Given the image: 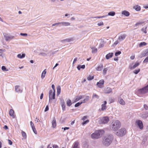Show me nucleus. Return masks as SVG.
I'll use <instances>...</instances> for the list:
<instances>
[{
	"label": "nucleus",
	"instance_id": "f257e3e1",
	"mask_svg": "<svg viewBox=\"0 0 148 148\" xmlns=\"http://www.w3.org/2000/svg\"><path fill=\"white\" fill-rule=\"evenodd\" d=\"M113 137L112 135H108L106 136L103 140V143L106 146H109L112 142Z\"/></svg>",
	"mask_w": 148,
	"mask_h": 148
},
{
	"label": "nucleus",
	"instance_id": "f03ea898",
	"mask_svg": "<svg viewBox=\"0 0 148 148\" xmlns=\"http://www.w3.org/2000/svg\"><path fill=\"white\" fill-rule=\"evenodd\" d=\"M121 126V122L118 120L114 121L112 123L110 129L112 130H117Z\"/></svg>",
	"mask_w": 148,
	"mask_h": 148
},
{
	"label": "nucleus",
	"instance_id": "7ed1b4c3",
	"mask_svg": "<svg viewBox=\"0 0 148 148\" xmlns=\"http://www.w3.org/2000/svg\"><path fill=\"white\" fill-rule=\"evenodd\" d=\"M104 131L102 130H96L91 135V137L92 139H98L104 133Z\"/></svg>",
	"mask_w": 148,
	"mask_h": 148
},
{
	"label": "nucleus",
	"instance_id": "20e7f679",
	"mask_svg": "<svg viewBox=\"0 0 148 148\" xmlns=\"http://www.w3.org/2000/svg\"><path fill=\"white\" fill-rule=\"evenodd\" d=\"M98 122L100 124L107 123L109 121V118L108 116H104L98 119Z\"/></svg>",
	"mask_w": 148,
	"mask_h": 148
},
{
	"label": "nucleus",
	"instance_id": "39448f33",
	"mask_svg": "<svg viewBox=\"0 0 148 148\" xmlns=\"http://www.w3.org/2000/svg\"><path fill=\"white\" fill-rule=\"evenodd\" d=\"M126 130L125 128H122L118 130L116 132V135L122 137L124 136L126 133Z\"/></svg>",
	"mask_w": 148,
	"mask_h": 148
},
{
	"label": "nucleus",
	"instance_id": "423d86ee",
	"mask_svg": "<svg viewBox=\"0 0 148 148\" xmlns=\"http://www.w3.org/2000/svg\"><path fill=\"white\" fill-rule=\"evenodd\" d=\"M138 92L140 94H145L148 92V84L143 88L140 89L138 90Z\"/></svg>",
	"mask_w": 148,
	"mask_h": 148
},
{
	"label": "nucleus",
	"instance_id": "0eeeda50",
	"mask_svg": "<svg viewBox=\"0 0 148 148\" xmlns=\"http://www.w3.org/2000/svg\"><path fill=\"white\" fill-rule=\"evenodd\" d=\"M49 102H50L51 101V100L52 99H55V91H53L52 90H50L49 91Z\"/></svg>",
	"mask_w": 148,
	"mask_h": 148
},
{
	"label": "nucleus",
	"instance_id": "6e6552de",
	"mask_svg": "<svg viewBox=\"0 0 148 148\" xmlns=\"http://www.w3.org/2000/svg\"><path fill=\"white\" fill-rule=\"evenodd\" d=\"M135 123L140 130H142L143 129V124L142 121L141 120H137L135 122Z\"/></svg>",
	"mask_w": 148,
	"mask_h": 148
},
{
	"label": "nucleus",
	"instance_id": "1a4fd4ad",
	"mask_svg": "<svg viewBox=\"0 0 148 148\" xmlns=\"http://www.w3.org/2000/svg\"><path fill=\"white\" fill-rule=\"evenodd\" d=\"M4 36L6 41H8L10 40H12L14 38V36H10L9 34L6 33L3 34Z\"/></svg>",
	"mask_w": 148,
	"mask_h": 148
},
{
	"label": "nucleus",
	"instance_id": "9d476101",
	"mask_svg": "<svg viewBox=\"0 0 148 148\" xmlns=\"http://www.w3.org/2000/svg\"><path fill=\"white\" fill-rule=\"evenodd\" d=\"M126 36V34H119L118 39L119 41H122L125 39Z\"/></svg>",
	"mask_w": 148,
	"mask_h": 148
},
{
	"label": "nucleus",
	"instance_id": "9b49d317",
	"mask_svg": "<svg viewBox=\"0 0 148 148\" xmlns=\"http://www.w3.org/2000/svg\"><path fill=\"white\" fill-rule=\"evenodd\" d=\"M140 117L143 119H146L148 117V112H143L140 115Z\"/></svg>",
	"mask_w": 148,
	"mask_h": 148
},
{
	"label": "nucleus",
	"instance_id": "f8f14e48",
	"mask_svg": "<svg viewBox=\"0 0 148 148\" xmlns=\"http://www.w3.org/2000/svg\"><path fill=\"white\" fill-rule=\"evenodd\" d=\"M104 82V80L101 79L99 82H97V85L98 87L102 88L103 87Z\"/></svg>",
	"mask_w": 148,
	"mask_h": 148
},
{
	"label": "nucleus",
	"instance_id": "ddd939ff",
	"mask_svg": "<svg viewBox=\"0 0 148 148\" xmlns=\"http://www.w3.org/2000/svg\"><path fill=\"white\" fill-rule=\"evenodd\" d=\"M140 64L139 62L136 63L134 65L132 66V64L130 65L129 66V68L131 70L134 69L138 66Z\"/></svg>",
	"mask_w": 148,
	"mask_h": 148
},
{
	"label": "nucleus",
	"instance_id": "4468645a",
	"mask_svg": "<svg viewBox=\"0 0 148 148\" xmlns=\"http://www.w3.org/2000/svg\"><path fill=\"white\" fill-rule=\"evenodd\" d=\"M112 90L111 88L107 87L105 88L104 90V92L105 93L108 94L112 92Z\"/></svg>",
	"mask_w": 148,
	"mask_h": 148
},
{
	"label": "nucleus",
	"instance_id": "2eb2a0df",
	"mask_svg": "<svg viewBox=\"0 0 148 148\" xmlns=\"http://www.w3.org/2000/svg\"><path fill=\"white\" fill-rule=\"evenodd\" d=\"M107 101H104V103L103 104L101 105V110L103 111L106 110L107 107L106 106V104L107 103Z\"/></svg>",
	"mask_w": 148,
	"mask_h": 148
},
{
	"label": "nucleus",
	"instance_id": "dca6fc26",
	"mask_svg": "<svg viewBox=\"0 0 148 148\" xmlns=\"http://www.w3.org/2000/svg\"><path fill=\"white\" fill-rule=\"evenodd\" d=\"M113 53H109L106 55V58L107 60H108L110 58H112L113 56Z\"/></svg>",
	"mask_w": 148,
	"mask_h": 148
},
{
	"label": "nucleus",
	"instance_id": "f3484780",
	"mask_svg": "<svg viewBox=\"0 0 148 148\" xmlns=\"http://www.w3.org/2000/svg\"><path fill=\"white\" fill-rule=\"evenodd\" d=\"M19 86H15V90L17 92L21 93L22 92V90L21 89L19 88Z\"/></svg>",
	"mask_w": 148,
	"mask_h": 148
},
{
	"label": "nucleus",
	"instance_id": "a211bd4d",
	"mask_svg": "<svg viewBox=\"0 0 148 148\" xmlns=\"http://www.w3.org/2000/svg\"><path fill=\"white\" fill-rule=\"evenodd\" d=\"M121 14H122L126 16H128L130 15L129 12L126 10L122 11V12Z\"/></svg>",
	"mask_w": 148,
	"mask_h": 148
},
{
	"label": "nucleus",
	"instance_id": "6ab92c4d",
	"mask_svg": "<svg viewBox=\"0 0 148 148\" xmlns=\"http://www.w3.org/2000/svg\"><path fill=\"white\" fill-rule=\"evenodd\" d=\"M74 40V39L73 38H70L66 39L63 40H61L62 42H69L71 41H72Z\"/></svg>",
	"mask_w": 148,
	"mask_h": 148
},
{
	"label": "nucleus",
	"instance_id": "aec40b11",
	"mask_svg": "<svg viewBox=\"0 0 148 148\" xmlns=\"http://www.w3.org/2000/svg\"><path fill=\"white\" fill-rule=\"evenodd\" d=\"M61 105L62 108V110L64 111L65 110V105L64 100H62L61 101Z\"/></svg>",
	"mask_w": 148,
	"mask_h": 148
},
{
	"label": "nucleus",
	"instance_id": "412c9836",
	"mask_svg": "<svg viewBox=\"0 0 148 148\" xmlns=\"http://www.w3.org/2000/svg\"><path fill=\"white\" fill-rule=\"evenodd\" d=\"M103 68V66L102 64L99 65L96 69L97 71H100L102 70Z\"/></svg>",
	"mask_w": 148,
	"mask_h": 148
},
{
	"label": "nucleus",
	"instance_id": "4be33fe9",
	"mask_svg": "<svg viewBox=\"0 0 148 148\" xmlns=\"http://www.w3.org/2000/svg\"><path fill=\"white\" fill-rule=\"evenodd\" d=\"M46 73V69H45L42 72L41 75V78L42 79H43L45 76V75Z\"/></svg>",
	"mask_w": 148,
	"mask_h": 148
},
{
	"label": "nucleus",
	"instance_id": "5701e85b",
	"mask_svg": "<svg viewBox=\"0 0 148 148\" xmlns=\"http://www.w3.org/2000/svg\"><path fill=\"white\" fill-rule=\"evenodd\" d=\"M60 24L64 26H68L70 25V23L68 22H60Z\"/></svg>",
	"mask_w": 148,
	"mask_h": 148
},
{
	"label": "nucleus",
	"instance_id": "b1692460",
	"mask_svg": "<svg viewBox=\"0 0 148 148\" xmlns=\"http://www.w3.org/2000/svg\"><path fill=\"white\" fill-rule=\"evenodd\" d=\"M79 143L78 142H75L74 144L73 148H79Z\"/></svg>",
	"mask_w": 148,
	"mask_h": 148
},
{
	"label": "nucleus",
	"instance_id": "393cba45",
	"mask_svg": "<svg viewBox=\"0 0 148 148\" xmlns=\"http://www.w3.org/2000/svg\"><path fill=\"white\" fill-rule=\"evenodd\" d=\"M52 127L53 128H55L56 126V121L55 118H54L52 122Z\"/></svg>",
	"mask_w": 148,
	"mask_h": 148
},
{
	"label": "nucleus",
	"instance_id": "a878e982",
	"mask_svg": "<svg viewBox=\"0 0 148 148\" xmlns=\"http://www.w3.org/2000/svg\"><path fill=\"white\" fill-rule=\"evenodd\" d=\"M119 103L122 105H124L125 104V102L122 99L120 98L119 100Z\"/></svg>",
	"mask_w": 148,
	"mask_h": 148
},
{
	"label": "nucleus",
	"instance_id": "bb28decb",
	"mask_svg": "<svg viewBox=\"0 0 148 148\" xmlns=\"http://www.w3.org/2000/svg\"><path fill=\"white\" fill-rule=\"evenodd\" d=\"M85 68V65H78L77 67V68L78 70H80L81 69H84Z\"/></svg>",
	"mask_w": 148,
	"mask_h": 148
},
{
	"label": "nucleus",
	"instance_id": "cd10ccee",
	"mask_svg": "<svg viewBox=\"0 0 148 148\" xmlns=\"http://www.w3.org/2000/svg\"><path fill=\"white\" fill-rule=\"evenodd\" d=\"M61 92V87L60 86H59L57 88V95H59Z\"/></svg>",
	"mask_w": 148,
	"mask_h": 148
},
{
	"label": "nucleus",
	"instance_id": "c85d7f7f",
	"mask_svg": "<svg viewBox=\"0 0 148 148\" xmlns=\"http://www.w3.org/2000/svg\"><path fill=\"white\" fill-rule=\"evenodd\" d=\"M82 98V95L78 96H76L75 98V101H77Z\"/></svg>",
	"mask_w": 148,
	"mask_h": 148
},
{
	"label": "nucleus",
	"instance_id": "c756f323",
	"mask_svg": "<svg viewBox=\"0 0 148 148\" xmlns=\"http://www.w3.org/2000/svg\"><path fill=\"white\" fill-rule=\"evenodd\" d=\"M17 57L19 58H22L25 56V54H23L21 55V54H19L17 55Z\"/></svg>",
	"mask_w": 148,
	"mask_h": 148
},
{
	"label": "nucleus",
	"instance_id": "7c9ffc66",
	"mask_svg": "<svg viewBox=\"0 0 148 148\" xmlns=\"http://www.w3.org/2000/svg\"><path fill=\"white\" fill-rule=\"evenodd\" d=\"M115 14V13L114 12H109L108 14V16H114Z\"/></svg>",
	"mask_w": 148,
	"mask_h": 148
},
{
	"label": "nucleus",
	"instance_id": "2f4dec72",
	"mask_svg": "<svg viewBox=\"0 0 148 148\" xmlns=\"http://www.w3.org/2000/svg\"><path fill=\"white\" fill-rule=\"evenodd\" d=\"M66 104L69 106H70L71 105L72 103L71 100L69 99L67 100L66 101Z\"/></svg>",
	"mask_w": 148,
	"mask_h": 148
},
{
	"label": "nucleus",
	"instance_id": "473e14b6",
	"mask_svg": "<svg viewBox=\"0 0 148 148\" xmlns=\"http://www.w3.org/2000/svg\"><path fill=\"white\" fill-rule=\"evenodd\" d=\"M134 8L137 11H139L140 10V6L138 5L134 7Z\"/></svg>",
	"mask_w": 148,
	"mask_h": 148
},
{
	"label": "nucleus",
	"instance_id": "72a5a7b5",
	"mask_svg": "<svg viewBox=\"0 0 148 148\" xmlns=\"http://www.w3.org/2000/svg\"><path fill=\"white\" fill-rule=\"evenodd\" d=\"M147 43L145 42H142L140 43L139 44V47H142L146 45Z\"/></svg>",
	"mask_w": 148,
	"mask_h": 148
},
{
	"label": "nucleus",
	"instance_id": "f704fd0d",
	"mask_svg": "<svg viewBox=\"0 0 148 148\" xmlns=\"http://www.w3.org/2000/svg\"><path fill=\"white\" fill-rule=\"evenodd\" d=\"M89 96L86 97V99H84L81 102H82V103H85L86 102L89 100Z\"/></svg>",
	"mask_w": 148,
	"mask_h": 148
},
{
	"label": "nucleus",
	"instance_id": "c9c22d12",
	"mask_svg": "<svg viewBox=\"0 0 148 148\" xmlns=\"http://www.w3.org/2000/svg\"><path fill=\"white\" fill-rule=\"evenodd\" d=\"M92 53H95L97 51V48L94 47L92 48Z\"/></svg>",
	"mask_w": 148,
	"mask_h": 148
},
{
	"label": "nucleus",
	"instance_id": "e433bc0d",
	"mask_svg": "<svg viewBox=\"0 0 148 148\" xmlns=\"http://www.w3.org/2000/svg\"><path fill=\"white\" fill-rule=\"evenodd\" d=\"M14 111L12 109L10 110L9 112L10 115L11 116H14Z\"/></svg>",
	"mask_w": 148,
	"mask_h": 148
},
{
	"label": "nucleus",
	"instance_id": "4c0bfd02",
	"mask_svg": "<svg viewBox=\"0 0 148 148\" xmlns=\"http://www.w3.org/2000/svg\"><path fill=\"white\" fill-rule=\"evenodd\" d=\"M94 78V76H92L90 75L87 77V79L88 80H91L93 79Z\"/></svg>",
	"mask_w": 148,
	"mask_h": 148
},
{
	"label": "nucleus",
	"instance_id": "58836bf2",
	"mask_svg": "<svg viewBox=\"0 0 148 148\" xmlns=\"http://www.w3.org/2000/svg\"><path fill=\"white\" fill-rule=\"evenodd\" d=\"M1 69L3 71H8V70L4 66H3L1 67Z\"/></svg>",
	"mask_w": 148,
	"mask_h": 148
},
{
	"label": "nucleus",
	"instance_id": "ea45409f",
	"mask_svg": "<svg viewBox=\"0 0 148 148\" xmlns=\"http://www.w3.org/2000/svg\"><path fill=\"white\" fill-rule=\"evenodd\" d=\"M21 133L22 135V136L24 137V138H26L27 136L25 133V132L22 131Z\"/></svg>",
	"mask_w": 148,
	"mask_h": 148
},
{
	"label": "nucleus",
	"instance_id": "a19ab883",
	"mask_svg": "<svg viewBox=\"0 0 148 148\" xmlns=\"http://www.w3.org/2000/svg\"><path fill=\"white\" fill-rule=\"evenodd\" d=\"M147 28V27H145V28H143L141 29V31L143 32L145 34L147 33L146 29Z\"/></svg>",
	"mask_w": 148,
	"mask_h": 148
},
{
	"label": "nucleus",
	"instance_id": "79ce46f5",
	"mask_svg": "<svg viewBox=\"0 0 148 148\" xmlns=\"http://www.w3.org/2000/svg\"><path fill=\"white\" fill-rule=\"evenodd\" d=\"M140 71V69H138L137 70H135L133 71V73L136 74H138Z\"/></svg>",
	"mask_w": 148,
	"mask_h": 148
},
{
	"label": "nucleus",
	"instance_id": "37998d69",
	"mask_svg": "<svg viewBox=\"0 0 148 148\" xmlns=\"http://www.w3.org/2000/svg\"><path fill=\"white\" fill-rule=\"evenodd\" d=\"M82 104V102H78L77 103L75 104V107H77L79 106L81 104Z\"/></svg>",
	"mask_w": 148,
	"mask_h": 148
},
{
	"label": "nucleus",
	"instance_id": "c03bdc74",
	"mask_svg": "<svg viewBox=\"0 0 148 148\" xmlns=\"http://www.w3.org/2000/svg\"><path fill=\"white\" fill-rule=\"evenodd\" d=\"M144 23V22H138L136 24H135V26H138L139 25H141L143 24Z\"/></svg>",
	"mask_w": 148,
	"mask_h": 148
},
{
	"label": "nucleus",
	"instance_id": "a18cd8bd",
	"mask_svg": "<svg viewBox=\"0 0 148 148\" xmlns=\"http://www.w3.org/2000/svg\"><path fill=\"white\" fill-rule=\"evenodd\" d=\"M92 97H95L96 98L98 99L99 98V96L98 95H97L96 94L94 93L93 94Z\"/></svg>",
	"mask_w": 148,
	"mask_h": 148
},
{
	"label": "nucleus",
	"instance_id": "49530a36",
	"mask_svg": "<svg viewBox=\"0 0 148 148\" xmlns=\"http://www.w3.org/2000/svg\"><path fill=\"white\" fill-rule=\"evenodd\" d=\"M119 42L120 41H119V40L118 39L117 40H116L115 42H114V44L112 45V46H114V45H116L119 43Z\"/></svg>",
	"mask_w": 148,
	"mask_h": 148
},
{
	"label": "nucleus",
	"instance_id": "de8ad7c7",
	"mask_svg": "<svg viewBox=\"0 0 148 148\" xmlns=\"http://www.w3.org/2000/svg\"><path fill=\"white\" fill-rule=\"evenodd\" d=\"M148 55V49L146 50L145 51V54H143L142 55V57H144Z\"/></svg>",
	"mask_w": 148,
	"mask_h": 148
},
{
	"label": "nucleus",
	"instance_id": "09e8293b",
	"mask_svg": "<svg viewBox=\"0 0 148 148\" xmlns=\"http://www.w3.org/2000/svg\"><path fill=\"white\" fill-rule=\"evenodd\" d=\"M121 52L120 51H119L118 52H117L115 53V56H117L118 55H119L120 54H121Z\"/></svg>",
	"mask_w": 148,
	"mask_h": 148
},
{
	"label": "nucleus",
	"instance_id": "8fccbe9b",
	"mask_svg": "<svg viewBox=\"0 0 148 148\" xmlns=\"http://www.w3.org/2000/svg\"><path fill=\"white\" fill-rule=\"evenodd\" d=\"M143 107L145 110H148V106H147V104H144L143 105Z\"/></svg>",
	"mask_w": 148,
	"mask_h": 148
},
{
	"label": "nucleus",
	"instance_id": "3c124183",
	"mask_svg": "<svg viewBox=\"0 0 148 148\" xmlns=\"http://www.w3.org/2000/svg\"><path fill=\"white\" fill-rule=\"evenodd\" d=\"M107 70V68H105L103 69V73L104 75H105L106 74Z\"/></svg>",
	"mask_w": 148,
	"mask_h": 148
},
{
	"label": "nucleus",
	"instance_id": "603ef678",
	"mask_svg": "<svg viewBox=\"0 0 148 148\" xmlns=\"http://www.w3.org/2000/svg\"><path fill=\"white\" fill-rule=\"evenodd\" d=\"M108 16V15H106L105 16H97V17H95V18H104L106 16Z\"/></svg>",
	"mask_w": 148,
	"mask_h": 148
},
{
	"label": "nucleus",
	"instance_id": "864d4df0",
	"mask_svg": "<svg viewBox=\"0 0 148 148\" xmlns=\"http://www.w3.org/2000/svg\"><path fill=\"white\" fill-rule=\"evenodd\" d=\"M32 129L33 130V132H34V133L35 134H37V131H36V129L35 127H32Z\"/></svg>",
	"mask_w": 148,
	"mask_h": 148
},
{
	"label": "nucleus",
	"instance_id": "5fc2aeb1",
	"mask_svg": "<svg viewBox=\"0 0 148 148\" xmlns=\"http://www.w3.org/2000/svg\"><path fill=\"white\" fill-rule=\"evenodd\" d=\"M39 55H41L43 56H47L46 54L44 53H40Z\"/></svg>",
	"mask_w": 148,
	"mask_h": 148
},
{
	"label": "nucleus",
	"instance_id": "6e6d98bb",
	"mask_svg": "<svg viewBox=\"0 0 148 148\" xmlns=\"http://www.w3.org/2000/svg\"><path fill=\"white\" fill-rule=\"evenodd\" d=\"M104 46V44L103 43H100L99 44V48H101L102 47Z\"/></svg>",
	"mask_w": 148,
	"mask_h": 148
},
{
	"label": "nucleus",
	"instance_id": "4d7b16f0",
	"mask_svg": "<svg viewBox=\"0 0 148 148\" xmlns=\"http://www.w3.org/2000/svg\"><path fill=\"white\" fill-rule=\"evenodd\" d=\"M89 122V120H87L86 121H84L83 122H82V124L83 125H84V124H86L87 123H88Z\"/></svg>",
	"mask_w": 148,
	"mask_h": 148
},
{
	"label": "nucleus",
	"instance_id": "13d9d810",
	"mask_svg": "<svg viewBox=\"0 0 148 148\" xmlns=\"http://www.w3.org/2000/svg\"><path fill=\"white\" fill-rule=\"evenodd\" d=\"M148 62V56L147 57L145 60L143 61V63H146Z\"/></svg>",
	"mask_w": 148,
	"mask_h": 148
},
{
	"label": "nucleus",
	"instance_id": "bf43d9fd",
	"mask_svg": "<svg viewBox=\"0 0 148 148\" xmlns=\"http://www.w3.org/2000/svg\"><path fill=\"white\" fill-rule=\"evenodd\" d=\"M97 25L99 26H101L102 25H103V22H101L98 23L97 24Z\"/></svg>",
	"mask_w": 148,
	"mask_h": 148
},
{
	"label": "nucleus",
	"instance_id": "052dcab7",
	"mask_svg": "<svg viewBox=\"0 0 148 148\" xmlns=\"http://www.w3.org/2000/svg\"><path fill=\"white\" fill-rule=\"evenodd\" d=\"M147 137H145L143 139L142 142L144 143H145L146 142V141H147Z\"/></svg>",
	"mask_w": 148,
	"mask_h": 148
},
{
	"label": "nucleus",
	"instance_id": "680f3d73",
	"mask_svg": "<svg viewBox=\"0 0 148 148\" xmlns=\"http://www.w3.org/2000/svg\"><path fill=\"white\" fill-rule=\"evenodd\" d=\"M52 146L53 147V148H59L58 146L57 145H53Z\"/></svg>",
	"mask_w": 148,
	"mask_h": 148
},
{
	"label": "nucleus",
	"instance_id": "e2e57ef3",
	"mask_svg": "<svg viewBox=\"0 0 148 148\" xmlns=\"http://www.w3.org/2000/svg\"><path fill=\"white\" fill-rule=\"evenodd\" d=\"M30 124L32 128L35 127L34 123L32 121L30 122Z\"/></svg>",
	"mask_w": 148,
	"mask_h": 148
},
{
	"label": "nucleus",
	"instance_id": "0e129e2a",
	"mask_svg": "<svg viewBox=\"0 0 148 148\" xmlns=\"http://www.w3.org/2000/svg\"><path fill=\"white\" fill-rule=\"evenodd\" d=\"M49 109V107H48V106L47 105L46 106V108L45 110V111L46 112V111H47Z\"/></svg>",
	"mask_w": 148,
	"mask_h": 148
},
{
	"label": "nucleus",
	"instance_id": "69168bd1",
	"mask_svg": "<svg viewBox=\"0 0 148 148\" xmlns=\"http://www.w3.org/2000/svg\"><path fill=\"white\" fill-rule=\"evenodd\" d=\"M77 57L75 58L74 59V60H73V64L76 62L77 60Z\"/></svg>",
	"mask_w": 148,
	"mask_h": 148
},
{
	"label": "nucleus",
	"instance_id": "338daca9",
	"mask_svg": "<svg viewBox=\"0 0 148 148\" xmlns=\"http://www.w3.org/2000/svg\"><path fill=\"white\" fill-rule=\"evenodd\" d=\"M5 51V49H0V54L2 53L3 52H4Z\"/></svg>",
	"mask_w": 148,
	"mask_h": 148
},
{
	"label": "nucleus",
	"instance_id": "774afa93",
	"mask_svg": "<svg viewBox=\"0 0 148 148\" xmlns=\"http://www.w3.org/2000/svg\"><path fill=\"white\" fill-rule=\"evenodd\" d=\"M8 141L9 144L10 145H11L12 144V142L10 140H8Z\"/></svg>",
	"mask_w": 148,
	"mask_h": 148
}]
</instances>
